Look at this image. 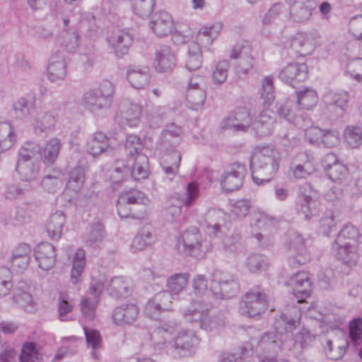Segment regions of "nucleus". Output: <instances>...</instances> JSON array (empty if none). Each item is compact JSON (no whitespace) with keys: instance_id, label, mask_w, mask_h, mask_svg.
<instances>
[{"instance_id":"nucleus-58","label":"nucleus","mask_w":362,"mask_h":362,"mask_svg":"<svg viewBox=\"0 0 362 362\" xmlns=\"http://www.w3.org/2000/svg\"><path fill=\"white\" fill-rule=\"evenodd\" d=\"M344 140L351 148H357L362 144V130L358 127H347L344 132Z\"/></svg>"},{"instance_id":"nucleus-53","label":"nucleus","mask_w":362,"mask_h":362,"mask_svg":"<svg viewBox=\"0 0 362 362\" xmlns=\"http://www.w3.org/2000/svg\"><path fill=\"white\" fill-rule=\"evenodd\" d=\"M124 148L127 155L129 158H134L139 154H143V144L140 138L134 134H130L127 136Z\"/></svg>"},{"instance_id":"nucleus-38","label":"nucleus","mask_w":362,"mask_h":362,"mask_svg":"<svg viewBox=\"0 0 362 362\" xmlns=\"http://www.w3.org/2000/svg\"><path fill=\"white\" fill-rule=\"evenodd\" d=\"M155 240L152 233V226L150 224L145 225L134 237L132 248L134 250H142L151 245Z\"/></svg>"},{"instance_id":"nucleus-32","label":"nucleus","mask_w":362,"mask_h":362,"mask_svg":"<svg viewBox=\"0 0 362 362\" xmlns=\"http://www.w3.org/2000/svg\"><path fill=\"white\" fill-rule=\"evenodd\" d=\"M105 236V226L100 221H93L83 238L86 245L97 248L102 244Z\"/></svg>"},{"instance_id":"nucleus-40","label":"nucleus","mask_w":362,"mask_h":362,"mask_svg":"<svg viewBox=\"0 0 362 362\" xmlns=\"http://www.w3.org/2000/svg\"><path fill=\"white\" fill-rule=\"evenodd\" d=\"M133 166L129 170V176L134 180L146 179L148 177V158L145 154H139L133 158Z\"/></svg>"},{"instance_id":"nucleus-37","label":"nucleus","mask_w":362,"mask_h":362,"mask_svg":"<svg viewBox=\"0 0 362 362\" xmlns=\"http://www.w3.org/2000/svg\"><path fill=\"white\" fill-rule=\"evenodd\" d=\"M325 100L330 110H334L338 115H341L347 107L349 95L345 91L331 92L326 95Z\"/></svg>"},{"instance_id":"nucleus-13","label":"nucleus","mask_w":362,"mask_h":362,"mask_svg":"<svg viewBox=\"0 0 362 362\" xmlns=\"http://www.w3.org/2000/svg\"><path fill=\"white\" fill-rule=\"evenodd\" d=\"M222 128L233 132H247L252 125V117L247 107H238L222 121Z\"/></svg>"},{"instance_id":"nucleus-31","label":"nucleus","mask_w":362,"mask_h":362,"mask_svg":"<svg viewBox=\"0 0 362 362\" xmlns=\"http://www.w3.org/2000/svg\"><path fill=\"white\" fill-rule=\"evenodd\" d=\"M109 147V138L102 132H97L90 135L86 143V151L93 157L105 153Z\"/></svg>"},{"instance_id":"nucleus-19","label":"nucleus","mask_w":362,"mask_h":362,"mask_svg":"<svg viewBox=\"0 0 362 362\" xmlns=\"http://www.w3.org/2000/svg\"><path fill=\"white\" fill-rule=\"evenodd\" d=\"M178 329V325L175 322H168L163 323L161 326L156 328L151 333V339L153 344L159 349L165 346L168 351H170L168 345L169 341L172 339V336L175 334Z\"/></svg>"},{"instance_id":"nucleus-1","label":"nucleus","mask_w":362,"mask_h":362,"mask_svg":"<svg viewBox=\"0 0 362 362\" xmlns=\"http://www.w3.org/2000/svg\"><path fill=\"white\" fill-rule=\"evenodd\" d=\"M279 153L275 146L256 147L250 165L254 182L258 185L269 182L279 170Z\"/></svg>"},{"instance_id":"nucleus-62","label":"nucleus","mask_w":362,"mask_h":362,"mask_svg":"<svg viewBox=\"0 0 362 362\" xmlns=\"http://www.w3.org/2000/svg\"><path fill=\"white\" fill-rule=\"evenodd\" d=\"M329 178L334 182L342 183L349 176V170L346 166L341 163L334 165L327 172Z\"/></svg>"},{"instance_id":"nucleus-51","label":"nucleus","mask_w":362,"mask_h":362,"mask_svg":"<svg viewBox=\"0 0 362 362\" xmlns=\"http://www.w3.org/2000/svg\"><path fill=\"white\" fill-rule=\"evenodd\" d=\"M245 265L251 273H257L267 268L268 259L261 254H252L247 258Z\"/></svg>"},{"instance_id":"nucleus-29","label":"nucleus","mask_w":362,"mask_h":362,"mask_svg":"<svg viewBox=\"0 0 362 362\" xmlns=\"http://www.w3.org/2000/svg\"><path fill=\"white\" fill-rule=\"evenodd\" d=\"M225 220V213L218 209H211L205 215V230L210 236H218Z\"/></svg>"},{"instance_id":"nucleus-49","label":"nucleus","mask_w":362,"mask_h":362,"mask_svg":"<svg viewBox=\"0 0 362 362\" xmlns=\"http://www.w3.org/2000/svg\"><path fill=\"white\" fill-rule=\"evenodd\" d=\"M85 181V172L81 166H76L69 172L67 189L78 193L83 187Z\"/></svg>"},{"instance_id":"nucleus-61","label":"nucleus","mask_w":362,"mask_h":362,"mask_svg":"<svg viewBox=\"0 0 362 362\" xmlns=\"http://www.w3.org/2000/svg\"><path fill=\"white\" fill-rule=\"evenodd\" d=\"M289 170L293 178L305 179L313 173L314 168L310 162L306 161L303 164H292Z\"/></svg>"},{"instance_id":"nucleus-34","label":"nucleus","mask_w":362,"mask_h":362,"mask_svg":"<svg viewBox=\"0 0 362 362\" xmlns=\"http://www.w3.org/2000/svg\"><path fill=\"white\" fill-rule=\"evenodd\" d=\"M291 47L300 55L310 54L315 49L314 38L310 33H297L291 41Z\"/></svg>"},{"instance_id":"nucleus-3","label":"nucleus","mask_w":362,"mask_h":362,"mask_svg":"<svg viewBox=\"0 0 362 362\" xmlns=\"http://www.w3.org/2000/svg\"><path fill=\"white\" fill-rule=\"evenodd\" d=\"M114 94V84L108 80H104L98 88L84 93L82 104L92 114L100 115L111 107Z\"/></svg>"},{"instance_id":"nucleus-10","label":"nucleus","mask_w":362,"mask_h":362,"mask_svg":"<svg viewBox=\"0 0 362 362\" xmlns=\"http://www.w3.org/2000/svg\"><path fill=\"white\" fill-rule=\"evenodd\" d=\"M284 339L273 332H265L258 341L257 349L262 351L264 354H271V356H264L259 358V362H288L287 360L277 361L276 354L281 350V346Z\"/></svg>"},{"instance_id":"nucleus-50","label":"nucleus","mask_w":362,"mask_h":362,"mask_svg":"<svg viewBox=\"0 0 362 362\" xmlns=\"http://www.w3.org/2000/svg\"><path fill=\"white\" fill-rule=\"evenodd\" d=\"M58 313L61 321H68V314L72 312L74 305L69 294L66 291H60L58 297Z\"/></svg>"},{"instance_id":"nucleus-44","label":"nucleus","mask_w":362,"mask_h":362,"mask_svg":"<svg viewBox=\"0 0 362 362\" xmlns=\"http://www.w3.org/2000/svg\"><path fill=\"white\" fill-rule=\"evenodd\" d=\"M186 100L189 108L195 111L201 110L206 100L205 88H187Z\"/></svg>"},{"instance_id":"nucleus-11","label":"nucleus","mask_w":362,"mask_h":362,"mask_svg":"<svg viewBox=\"0 0 362 362\" xmlns=\"http://www.w3.org/2000/svg\"><path fill=\"white\" fill-rule=\"evenodd\" d=\"M247 169L245 164L234 162L230 164L221 175V184L226 192H233L243 185Z\"/></svg>"},{"instance_id":"nucleus-47","label":"nucleus","mask_w":362,"mask_h":362,"mask_svg":"<svg viewBox=\"0 0 362 362\" xmlns=\"http://www.w3.org/2000/svg\"><path fill=\"white\" fill-rule=\"evenodd\" d=\"M259 94L264 106H269L274 102L275 96L273 76H267L262 79Z\"/></svg>"},{"instance_id":"nucleus-24","label":"nucleus","mask_w":362,"mask_h":362,"mask_svg":"<svg viewBox=\"0 0 362 362\" xmlns=\"http://www.w3.org/2000/svg\"><path fill=\"white\" fill-rule=\"evenodd\" d=\"M176 65L175 54L168 46H162L156 52L154 67L160 73L171 71Z\"/></svg>"},{"instance_id":"nucleus-4","label":"nucleus","mask_w":362,"mask_h":362,"mask_svg":"<svg viewBox=\"0 0 362 362\" xmlns=\"http://www.w3.org/2000/svg\"><path fill=\"white\" fill-rule=\"evenodd\" d=\"M319 194L310 183L305 182L298 186L296 198V209L297 213L303 216L304 219L309 220L318 214Z\"/></svg>"},{"instance_id":"nucleus-6","label":"nucleus","mask_w":362,"mask_h":362,"mask_svg":"<svg viewBox=\"0 0 362 362\" xmlns=\"http://www.w3.org/2000/svg\"><path fill=\"white\" fill-rule=\"evenodd\" d=\"M268 308V299L259 286L250 288L240 303V313L248 317L260 315Z\"/></svg>"},{"instance_id":"nucleus-55","label":"nucleus","mask_w":362,"mask_h":362,"mask_svg":"<svg viewBox=\"0 0 362 362\" xmlns=\"http://www.w3.org/2000/svg\"><path fill=\"white\" fill-rule=\"evenodd\" d=\"M119 197L122 199H124V202L129 206L142 204L144 208L143 211H146L144 205L146 204L145 202L148 201V199L142 192L136 189H132L128 192H123L120 193Z\"/></svg>"},{"instance_id":"nucleus-18","label":"nucleus","mask_w":362,"mask_h":362,"mask_svg":"<svg viewBox=\"0 0 362 362\" xmlns=\"http://www.w3.org/2000/svg\"><path fill=\"white\" fill-rule=\"evenodd\" d=\"M139 308L134 303H124L116 307L112 311L113 322L119 326L132 325L138 318Z\"/></svg>"},{"instance_id":"nucleus-41","label":"nucleus","mask_w":362,"mask_h":362,"mask_svg":"<svg viewBox=\"0 0 362 362\" xmlns=\"http://www.w3.org/2000/svg\"><path fill=\"white\" fill-rule=\"evenodd\" d=\"M19 360L20 362H43V354L36 343L27 341L22 346Z\"/></svg>"},{"instance_id":"nucleus-30","label":"nucleus","mask_w":362,"mask_h":362,"mask_svg":"<svg viewBox=\"0 0 362 362\" xmlns=\"http://www.w3.org/2000/svg\"><path fill=\"white\" fill-rule=\"evenodd\" d=\"M134 40L133 35L128 29H124L117 32L110 40V43L114 48L115 54L118 57H122L127 54Z\"/></svg>"},{"instance_id":"nucleus-42","label":"nucleus","mask_w":362,"mask_h":362,"mask_svg":"<svg viewBox=\"0 0 362 362\" xmlns=\"http://www.w3.org/2000/svg\"><path fill=\"white\" fill-rule=\"evenodd\" d=\"M202 52L200 45L192 42L188 45L187 56L186 59V68L192 71L199 69L202 65Z\"/></svg>"},{"instance_id":"nucleus-60","label":"nucleus","mask_w":362,"mask_h":362,"mask_svg":"<svg viewBox=\"0 0 362 362\" xmlns=\"http://www.w3.org/2000/svg\"><path fill=\"white\" fill-rule=\"evenodd\" d=\"M155 0H133L132 10L141 18L148 16L153 11Z\"/></svg>"},{"instance_id":"nucleus-56","label":"nucleus","mask_w":362,"mask_h":362,"mask_svg":"<svg viewBox=\"0 0 362 362\" xmlns=\"http://www.w3.org/2000/svg\"><path fill=\"white\" fill-rule=\"evenodd\" d=\"M117 214L121 218H132L135 219H142L146 215V212L145 211H141V214L133 212L134 209L126 203L124 199H122L119 197L117 202Z\"/></svg>"},{"instance_id":"nucleus-23","label":"nucleus","mask_w":362,"mask_h":362,"mask_svg":"<svg viewBox=\"0 0 362 362\" xmlns=\"http://www.w3.org/2000/svg\"><path fill=\"white\" fill-rule=\"evenodd\" d=\"M47 75L53 82L62 81L66 75L64 57L60 52L52 54L47 66Z\"/></svg>"},{"instance_id":"nucleus-57","label":"nucleus","mask_w":362,"mask_h":362,"mask_svg":"<svg viewBox=\"0 0 362 362\" xmlns=\"http://www.w3.org/2000/svg\"><path fill=\"white\" fill-rule=\"evenodd\" d=\"M170 108L165 106H158L152 109L148 115V121L153 128L159 127L168 118Z\"/></svg>"},{"instance_id":"nucleus-16","label":"nucleus","mask_w":362,"mask_h":362,"mask_svg":"<svg viewBox=\"0 0 362 362\" xmlns=\"http://www.w3.org/2000/svg\"><path fill=\"white\" fill-rule=\"evenodd\" d=\"M170 293L168 291H162L150 298L144 308V314L151 319L157 320L160 313L170 309Z\"/></svg>"},{"instance_id":"nucleus-35","label":"nucleus","mask_w":362,"mask_h":362,"mask_svg":"<svg viewBox=\"0 0 362 362\" xmlns=\"http://www.w3.org/2000/svg\"><path fill=\"white\" fill-rule=\"evenodd\" d=\"M40 163L33 160L18 158L16 164V171L21 179L26 182L35 180L39 174Z\"/></svg>"},{"instance_id":"nucleus-7","label":"nucleus","mask_w":362,"mask_h":362,"mask_svg":"<svg viewBox=\"0 0 362 362\" xmlns=\"http://www.w3.org/2000/svg\"><path fill=\"white\" fill-rule=\"evenodd\" d=\"M230 58L236 59L234 71L238 78H245L253 68L255 59L252 56V47L248 42H238L232 49Z\"/></svg>"},{"instance_id":"nucleus-20","label":"nucleus","mask_w":362,"mask_h":362,"mask_svg":"<svg viewBox=\"0 0 362 362\" xmlns=\"http://www.w3.org/2000/svg\"><path fill=\"white\" fill-rule=\"evenodd\" d=\"M289 284L298 302L310 296L312 283L307 272H298L295 274L291 277Z\"/></svg>"},{"instance_id":"nucleus-59","label":"nucleus","mask_w":362,"mask_h":362,"mask_svg":"<svg viewBox=\"0 0 362 362\" xmlns=\"http://www.w3.org/2000/svg\"><path fill=\"white\" fill-rule=\"evenodd\" d=\"M13 300L28 313H33L36 310V304L33 301L32 296L27 291L15 293Z\"/></svg>"},{"instance_id":"nucleus-46","label":"nucleus","mask_w":362,"mask_h":362,"mask_svg":"<svg viewBox=\"0 0 362 362\" xmlns=\"http://www.w3.org/2000/svg\"><path fill=\"white\" fill-rule=\"evenodd\" d=\"M18 158L40 163L42 159V147L35 142H28L19 151Z\"/></svg>"},{"instance_id":"nucleus-36","label":"nucleus","mask_w":362,"mask_h":362,"mask_svg":"<svg viewBox=\"0 0 362 362\" xmlns=\"http://www.w3.org/2000/svg\"><path fill=\"white\" fill-rule=\"evenodd\" d=\"M86 253L82 248H78L74 254L72 260V267L71 270V281L74 284H77L82 281V275L86 266Z\"/></svg>"},{"instance_id":"nucleus-5","label":"nucleus","mask_w":362,"mask_h":362,"mask_svg":"<svg viewBox=\"0 0 362 362\" xmlns=\"http://www.w3.org/2000/svg\"><path fill=\"white\" fill-rule=\"evenodd\" d=\"M211 289L217 298H230L238 293L240 284L232 273L215 270L211 275Z\"/></svg>"},{"instance_id":"nucleus-43","label":"nucleus","mask_w":362,"mask_h":362,"mask_svg":"<svg viewBox=\"0 0 362 362\" xmlns=\"http://www.w3.org/2000/svg\"><path fill=\"white\" fill-rule=\"evenodd\" d=\"M222 28L223 24L220 22L204 26L199 31L197 40L204 45H209L217 38Z\"/></svg>"},{"instance_id":"nucleus-54","label":"nucleus","mask_w":362,"mask_h":362,"mask_svg":"<svg viewBox=\"0 0 362 362\" xmlns=\"http://www.w3.org/2000/svg\"><path fill=\"white\" fill-rule=\"evenodd\" d=\"M12 277V272L9 268L0 267V298L7 296L11 292L13 287Z\"/></svg>"},{"instance_id":"nucleus-64","label":"nucleus","mask_w":362,"mask_h":362,"mask_svg":"<svg viewBox=\"0 0 362 362\" xmlns=\"http://www.w3.org/2000/svg\"><path fill=\"white\" fill-rule=\"evenodd\" d=\"M223 251L226 255L238 254L241 251V244L238 235L226 237L223 240Z\"/></svg>"},{"instance_id":"nucleus-25","label":"nucleus","mask_w":362,"mask_h":362,"mask_svg":"<svg viewBox=\"0 0 362 362\" xmlns=\"http://www.w3.org/2000/svg\"><path fill=\"white\" fill-rule=\"evenodd\" d=\"M322 345L326 356L331 360L337 361L344 356L349 343L346 338L337 337L334 339H325Z\"/></svg>"},{"instance_id":"nucleus-28","label":"nucleus","mask_w":362,"mask_h":362,"mask_svg":"<svg viewBox=\"0 0 362 362\" xmlns=\"http://www.w3.org/2000/svg\"><path fill=\"white\" fill-rule=\"evenodd\" d=\"M107 291L115 299L127 298L132 294V284L129 279L124 276H114L111 279Z\"/></svg>"},{"instance_id":"nucleus-48","label":"nucleus","mask_w":362,"mask_h":362,"mask_svg":"<svg viewBox=\"0 0 362 362\" xmlns=\"http://www.w3.org/2000/svg\"><path fill=\"white\" fill-rule=\"evenodd\" d=\"M189 276L188 273H179L169 277L167 280L168 292L175 295L180 293L187 285Z\"/></svg>"},{"instance_id":"nucleus-22","label":"nucleus","mask_w":362,"mask_h":362,"mask_svg":"<svg viewBox=\"0 0 362 362\" xmlns=\"http://www.w3.org/2000/svg\"><path fill=\"white\" fill-rule=\"evenodd\" d=\"M127 78L136 89H142L150 82L151 74L146 66L129 65L127 69Z\"/></svg>"},{"instance_id":"nucleus-63","label":"nucleus","mask_w":362,"mask_h":362,"mask_svg":"<svg viewBox=\"0 0 362 362\" xmlns=\"http://www.w3.org/2000/svg\"><path fill=\"white\" fill-rule=\"evenodd\" d=\"M340 134L336 129H323L320 146L326 148L336 147L340 142Z\"/></svg>"},{"instance_id":"nucleus-17","label":"nucleus","mask_w":362,"mask_h":362,"mask_svg":"<svg viewBox=\"0 0 362 362\" xmlns=\"http://www.w3.org/2000/svg\"><path fill=\"white\" fill-rule=\"evenodd\" d=\"M290 6L291 18L296 23H304L310 19L316 7L315 0H287Z\"/></svg>"},{"instance_id":"nucleus-21","label":"nucleus","mask_w":362,"mask_h":362,"mask_svg":"<svg viewBox=\"0 0 362 362\" xmlns=\"http://www.w3.org/2000/svg\"><path fill=\"white\" fill-rule=\"evenodd\" d=\"M308 76V66L304 63H291L282 69L279 78L285 83L291 84L293 81H304Z\"/></svg>"},{"instance_id":"nucleus-14","label":"nucleus","mask_w":362,"mask_h":362,"mask_svg":"<svg viewBox=\"0 0 362 362\" xmlns=\"http://www.w3.org/2000/svg\"><path fill=\"white\" fill-rule=\"evenodd\" d=\"M211 308V303L204 299L193 300L191 304L182 311L187 322L194 325L201 329V323L207 320L208 312Z\"/></svg>"},{"instance_id":"nucleus-15","label":"nucleus","mask_w":362,"mask_h":362,"mask_svg":"<svg viewBox=\"0 0 362 362\" xmlns=\"http://www.w3.org/2000/svg\"><path fill=\"white\" fill-rule=\"evenodd\" d=\"M301 317L300 310L293 307L286 313H283L279 318L274 322V329L276 334L284 339L287 333L291 332L299 323Z\"/></svg>"},{"instance_id":"nucleus-12","label":"nucleus","mask_w":362,"mask_h":362,"mask_svg":"<svg viewBox=\"0 0 362 362\" xmlns=\"http://www.w3.org/2000/svg\"><path fill=\"white\" fill-rule=\"evenodd\" d=\"M288 247L294 253L288 259V264L291 267L297 268L310 262V255L306 248L305 240L300 234L294 232L290 235Z\"/></svg>"},{"instance_id":"nucleus-26","label":"nucleus","mask_w":362,"mask_h":362,"mask_svg":"<svg viewBox=\"0 0 362 362\" xmlns=\"http://www.w3.org/2000/svg\"><path fill=\"white\" fill-rule=\"evenodd\" d=\"M269 110L262 111L258 117L252 122L251 128L256 136L259 137L271 134L274 130V118Z\"/></svg>"},{"instance_id":"nucleus-52","label":"nucleus","mask_w":362,"mask_h":362,"mask_svg":"<svg viewBox=\"0 0 362 362\" xmlns=\"http://www.w3.org/2000/svg\"><path fill=\"white\" fill-rule=\"evenodd\" d=\"M98 299H90L83 297L80 303V310L83 319L87 322L92 321L95 316V310L98 303Z\"/></svg>"},{"instance_id":"nucleus-33","label":"nucleus","mask_w":362,"mask_h":362,"mask_svg":"<svg viewBox=\"0 0 362 362\" xmlns=\"http://www.w3.org/2000/svg\"><path fill=\"white\" fill-rule=\"evenodd\" d=\"M142 112L141 105L136 103H130L125 110L117 114L115 119L120 125L135 127Z\"/></svg>"},{"instance_id":"nucleus-39","label":"nucleus","mask_w":362,"mask_h":362,"mask_svg":"<svg viewBox=\"0 0 362 362\" xmlns=\"http://www.w3.org/2000/svg\"><path fill=\"white\" fill-rule=\"evenodd\" d=\"M64 223L65 216L62 211H57L50 216L47 224V233L52 239L58 240L61 237Z\"/></svg>"},{"instance_id":"nucleus-2","label":"nucleus","mask_w":362,"mask_h":362,"mask_svg":"<svg viewBox=\"0 0 362 362\" xmlns=\"http://www.w3.org/2000/svg\"><path fill=\"white\" fill-rule=\"evenodd\" d=\"M361 230L354 225L346 224L338 233L332 244L333 255L344 264L352 267L357 264V244Z\"/></svg>"},{"instance_id":"nucleus-9","label":"nucleus","mask_w":362,"mask_h":362,"mask_svg":"<svg viewBox=\"0 0 362 362\" xmlns=\"http://www.w3.org/2000/svg\"><path fill=\"white\" fill-rule=\"evenodd\" d=\"M175 334L176 336L167 345L174 356H187L199 344V339L192 331L184 329Z\"/></svg>"},{"instance_id":"nucleus-8","label":"nucleus","mask_w":362,"mask_h":362,"mask_svg":"<svg viewBox=\"0 0 362 362\" xmlns=\"http://www.w3.org/2000/svg\"><path fill=\"white\" fill-rule=\"evenodd\" d=\"M182 241L184 252L190 256L201 258L211 250V244L204 239L197 228H190L183 232Z\"/></svg>"},{"instance_id":"nucleus-27","label":"nucleus","mask_w":362,"mask_h":362,"mask_svg":"<svg viewBox=\"0 0 362 362\" xmlns=\"http://www.w3.org/2000/svg\"><path fill=\"white\" fill-rule=\"evenodd\" d=\"M153 32L159 37L172 33L173 22L170 15L165 11L156 13L149 23Z\"/></svg>"},{"instance_id":"nucleus-45","label":"nucleus","mask_w":362,"mask_h":362,"mask_svg":"<svg viewBox=\"0 0 362 362\" xmlns=\"http://www.w3.org/2000/svg\"><path fill=\"white\" fill-rule=\"evenodd\" d=\"M317 95L315 90L305 88L297 92V103L305 110L313 109L317 103Z\"/></svg>"}]
</instances>
